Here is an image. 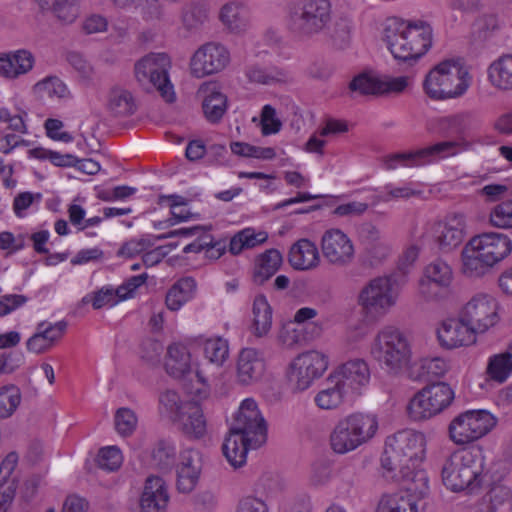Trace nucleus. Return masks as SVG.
Wrapping results in <instances>:
<instances>
[{
	"instance_id": "obj_1",
	"label": "nucleus",
	"mask_w": 512,
	"mask_h": 512,
	"mask_svg": "<svg viewBox=\"0 0 512 512\" xmlns=\"http://www.w3.org/2000/svg\"><path fill=\"white\" fill-rule=\"evenodd\" d=\"M426 454V439L423 433L402 430L387 438L381 456L384 476L399 481L403 488L420 496L429 493V478L420 469Z\"/></svg>"
},
{
	"instance_id": "obj_2",
	"label": "nucleus",
	"mask_w": 512,
	"mask_h": 512,
	"mask_svg": "<svg viewBox=\"0 0 512 512\" xmlns=\"http://www.w3.org/2000/svg\"><path fill=\"white\" fill-rule=\"evenodd\" d=\"M267 426L256 401L243 400L231 423L222 450L227 461L234 468L246 463L247 452L257 449L266 442Z\"/></svg>"
},
{
	"instance_id": "obj_3",
	"label": "nucleus",
	"mask_w": 512,
	"mask_h": 512,
	"mask_svg": "<svg viewBox=\"0 0 512 512\" xmlns=\"http://www.w3.org/2000/svg\"><path fill=\"white\" fill-rule=\"evenodd\" d=\"M385 42L394 59L412 65L432 45V27L425 21L388 20Z\"/></svg>"
},
{
	"instance_id": "obj_4",
	"label": "nucleus",
	"mask_w": 512,
	"mask_h": 512,
	"mask_svg": "<svg viewBox=\"0 0 512 512\" xmlns=\"http://www.w3.org/2000/svg\"><path fill=\"white\" fill-rule=\"evenodd\" d=\"M331 19L330 0H291L285 6L286 27L300 40L311 39L326 31Z\"/></svg>"
},
{
	"instance_id": "obj_5",
	"label": "nucleus",
	"mask_w": 512,
	"mask_h": 512,
	"mask_svg": "<svg viewBox=\"0 0 512 512\" xmlns=\"http://www.w3.org/2000/svg\"><path fill=\"white\" fill-rule=\"evenodd\" d=\"M484 456L481 450L462 449L452 453L441 470L443 484L458 492L480 486L483 480Z\"/></svg>"
},
{
	"instance_id": "obj_6",
	"label": "nucleus",
	"mask_w": 512,
	"mask_h": 512,
	"mask_svg": "<svg viewBox=\"0 0 512 512\" xmlns=\"http://www.w3.org/2000/svg\"><path fill=\"white\" fill-rule=\"evenodd\" d=\"M371 355L389 372L398 374L411 365L412 349L407 336L394 326L382 328L371 345Z\"/></svg>"
},
{
	"instance_id": "obj_7",
	"label": "nucleus",
	"mask_w": 512,
	"mask_h": 512,
	"mask_svg": "<svg viewBox=\"0 0 512 512\" xmlns=\"http://www.w3.org/2000/svg\"><path fill=\"white\" fill-rule=\"evenodd\" d=\"M378 429L376 416L354 413L340 420L330 435L332 450L346 454L368 442Z\"/></svg>"
},
{
	"instance_id": "obj_8",
	"label": "nucleus",
	"mask_w": 512,
	"mask_h": 512,
	"mask_svg": "<svg viewBox=\"0 0 512 512\" xmlns=\"http://www.w3.org/2000/svg\"><path fill=\"white\" fill-rule=\"evenodd\" d=\"M468 87V72L452 60H445L436 65L429 71L423 82L426 95L433 100L459 97Z\"/></svg>"
},
{
	"instance_id": "obj_9",
	"label": "nucleus",
	"mask_w": 512,
	"mask_h": 512,
	"mask_svg": "<svg viewBox=\"0 0 512 512\" xmlns=\"http://www.w3.org/2000/svg\"><path fill=\"white\" fill-rule=\"evenodd\" d=\"M399 295L400 287L394 275L378 276L362 287L357 302L366 316L379 318L397 304Z\"/></svg>"
},
{
	"instance_id": "obj_10",
	"label": "nucleus",
	"mask_w": 512,
	"mask_h": 512,
	"mask_svg": "<svg viewBox=\"0 0 512 512\" xmlns=\"http://www.w3.org/2000/svg\"><path fill=\"white\" fill-rule=\"evenodd\" d=\"M455 399L454 389L446 382L427 384L410 399L407 412L414 421L431 419L448 409Z\"/></svg>"
},
{
	"instance_id": "obj_11",
	"label": "nucleus",
	"mask_w": 512,
	"mask_h": 512,
	"mask_svg": "<svg viewBox=\"0 0 512 512\" xmlns=\"http://www.w3.org/2000/svg\"><path fill=\"white\" fill-rule=\"evenodd\" d=\"M171 61L166 53H150L135 63L134 73L138 83L147 91L157 90L167 102L175 100L168 71Z\"/></svg>"
},
{
	"instance_id": "obj_12",
	"label": "nucleus",
	"mask_w": 512,
	"mask_h": 512,
	"mask_svg": "<svg viewBox=\"0 0 512 512\" xmlns=\"http://www.w3.org/2000/svg\"><path fill=\"white\" fill-rule=\"evenodd\" d=\"M165 368L169 375L183 380L187 392L198 398L209 393V384L203 371L191 369V356L187 347L180 343L171 344L167 349Z\"/></svg>"
},
{
	"instance_id": "obj_13",
	"label": "nucleus",
	"mask_w": 512,
	"mask_h": 512,
	"mask_svg": "<svg viewBox=\"0 0 512 512\" xmlns=\"http://www.w3.org/2000/svg\"><path fill=\"white\" fill-rule=\"evenodd\" d=\"M494 416L486 410H468L456 416L449 424L450 439L465 445L485 436L495 426Z\"/></svg>"
},
{
	"instance_id": "obj_14",
	"label": "nucleus",
	"mask_w": 512,
	"mask_h": 512,
	"mask_svg": "<svg viewBox=\"0 0 512 512\" xmlns=\"http://www.w3.org/2000/svg\"><path fill=\"white\" fill-rule=\"evenodd\" d=\"M460 151V143L442 141L415 151L395 153L387 156L385 167L394 170L398 167H417L455 156Z\"/></svg>"
},
{
	"instance_id": "obj_15",
	"label": "nucleus",
	"mask_w": 512,
	"mask_h": 512,
	"mask_svg": "<svg viewBox=\"0 0 512 512\" xmlns=\"http://www.w3.org/2000/svg\"><path fill=\"white\" fill-rule=\"evenodd\" d=\"M328 368L327 356L311 350L299 354L290 363L287 377L294 390L305 391L320 378Z\"/></svg>"
},
{
	"instance_id": "obj_16",
	"label": "nucleus",
	"mask_w": 512,
	"mask_h": 512,
	"mask_svg": "<svg viewBox=\"0 0 512 512\" xmlns=\"http://www.w3.org/2000/svg\"><path fill=\"white\" fill-rule=\"evenodd\" d=\"M427 235L441 252L449 253L459 247L465 239V216L461 213L449 214L433 222Z\"/></svg>"
},
{
	"instance_id": "obj_17",
	"label": "nucleus",
	"mask_w": 512,
	"mask_h": 512,
	"mask_svg": "<svg viewBox=\"0 0 512 512\" xmlns=\"http://www.w3.org/2000/svg\"><path fill=\"white\" fill-rule=\"evenodd\" d=\"M461 315L475 333H484L499 321L498 302L489 294H476L464 306Z\"/></svg>"
},
{
	"instance_id": "obj_18",
	"label": "nucleus",
	"mask_w": 512,
	"mask_h": 512,
	"mask_svg": "<svg viewBox=\"0 0 512 512\" xmlns=\"http://www.w3.org/2000/svg\"><path fill=\"white\" fill-rule=\"evenodd\" d=\"M230 61L227 48L218 42L201 45L190 59L191 74L202 78L222 71Z\"/></svg>"
},
{
	"instance_id": "obj_19",
	"label": "nucleus",
	"mask_w": 512,
	"mask_h": 512,
	"mask_svg": "<svg viewBox=\"0 0 512 512\" xmlns=\"http://www.w3.org/2000/svg\"><path fill=\"white\" fill-rule=\"evenodd\" d=\"M452 280L453 271L450 265L436 259L425 267L419 280V293L426 300H438L446 295Z\"/></svg>"
},
{
	"instance_id": "obj_20",
	"label": "nucleus",
	"mask_w": 512,
	"mask_h": 512,
	"mask_svg": "<svg viewBox=\"0 0 512 512\" xmlns=\"http://www.w3.org/2000/svg\"><path fill=\"white\" fill-rule=\"evenodd\" d=\"M409 78L380 77L373 73L363 72L356 75L349 83V89L361 95L399 94L408 86Z\"/></svg>"
},
{
	"instance_id": "obj_21",
	"label": "nucleus",
	"mask_w": 512,
	"mask_h": 512,
	"mask_svg": "<svg viewBox=\"0 0 512 512\" xmlns=\"http://www.w3.org/2000/svg\"><path fill=\"white\" fill-rule=\"evenodd\" d=\"M321 251L327 262L337 267H346L355 258L352 240L337 228L324 232L321 238Z\"/></svg>"
},
{
	"instance_id": "obj_22",
	"label": "nucleus",
	"mask_w": 512,
	"mask_h": 512,
	"mask_svg": "<svg viewBox=\"0 0 512 512\" xmlns=\"http://www.w3.org/2000/svg\"><path fill=\"white\" fill-rule=\"evenodd\" d=\"M332 375L352 398L360 395L370 381V369L363 359H353L343 363Z\"/></svg>"
},
{
	"instance_id": "obj_23",
	"label": "nucleus",
	"mask_w": 512,
	"mask_h": 512,
	"mask_svg": "<svg viewBox=\"0 0 512 512\" xmlns=\"http://www.w3.org/2000/svg\"><path fill=\"white\" fill-rule=\"evenodd\" d=\"M469 242L471 247L478 250L480 255L493 266L506 258L512 251L511 239L502 233H482L473 237Z\"/></svg>"
},
{
	"instance_id": "obj_24",
	"label": "nucleus",
	"mask_w": 512,
	"mask_h": 512,
	"mask_svg": "<svg viewBox=\"0 0 512 512\" xmlns=\"http://www.w3.org/2000/svg\"><path fill=\"white\" fill-rule=\"evenodd\" d=\"M475 332L462 316L460 319H447L437 330L440 344L448 349L467 346L475 341Z\"/></svg>"
},
{
	"instance_id": "obj_25",
	"label": "nucleus",
	"mask_w": 512,
	"mask_h": 512,
	"mask_svg": "<svg viewBox=\"0 0 512 512\" xmlns=\"http://www.w3.org/2000/svg\"><path fill=\"white\" fill-rule=\"evenodd\" d=\"M265 371V361L262 354L255 348H244L240 351L236 378L241 385H252L258 382Z\"/></svg>"
},
{
	"instance_id": "obj_26",
	"label": "nucleus",
	"mask_w": 512,
	"mask_h": 512,
	"mask_svg": "<svg viewBox=\"0 0 512 512\" xmlns=\"http://www.w3.org/2000/svg\"><path fill=\"white\" fill-rule=\"evenodd\" d=\"M168 502V487L163 478L147 477L140 498L141 512H165Z\"/></svg>"
},
{
	"instance_id": "obj_27",
	"label": "nucleus",
	"mask_w": 512,
	"mask_h": 512,
	"mask_svg": "<svg viewBox=\"0 0 512 512\" xmlns=\"http://www.w3.org/2000/svg\"><path fill=\"white\" fill-rule=\"evenodd\" d=\"M219 19L231 33L240 34L249 28V9L240 1H230L221 7Z\"/></svg>"
},
{
	"instance_id": "obj_28",
	"label": "nucleus",
	"mask_w": 512,
	"mask_h": 512,
	"mask_svg": "<svg viewBox=\"0 0 512 512\" xmlns=\"http://www.w3.org/2000/svg\"><path fill=\"white\" fill-rule=\"evenodd\" d=\"M288 260L296 270H311L320 262L318 248L312 241L300 239L291 246Z\"/></svg>"
},
{
	"instance_id": "obj_29",
	"label": "nucleus",
	"mask_w": 512,
	"mask_h": 512,
	"mask_svg": "<svg viewBox=\"0 0 512 512\" xmlns=\"http://www.w3.org/2000/svg\"><path fill=\"white\" fill-rule=\"evenodd\" d=\"M176 422L180 423L182 432L191 439H200L207 432L203 411L195 402L186 403L183 414Z\"/></svg>"
},
{
	"instance_id": "obj_30",
	"label": "nucleus",
	"mask_w": 512,
	"mask_h": 512,
	"mask_svg": "<svg viewBox=\"0 0 512 512\" xmlns=\"http://www.w3.org/2000/svg\"><path fill=\"white\" fill-rule=\"evenodd\" d=\"M209 19V9L202 1H190L180 9L179 21L181 28L193 34L201 30Z\"/></svg>"
},
{
	"instance_id": "obj_31",
	"label": "nucleus",
	"mask_w": 512,
	"mask_h": 512,
	"mask_svg": "<svg viewBox=\"0 0 512 512\" xmlns=\"http://www.w3.org/2000/svg\"><path fill=\"white\" fill-rule=\"evenodd\" d=\"M351 399L352 396L330 374L326 379L325 387L316 394L314 401L320 409L330 410Z\"/></svg>"
},
{
	"instance_id": "obj_32",
	"label": "nucleus",
	"mask_w": 512,
	"mask_h": 512,
	"mask_svg": "<svg viewBox=\"0 0 512 512\" xmlns=\"http://www.w3.org/2000/svg\"><path fill=\"white\" fill-rule=\"evenodd\" d=\"M177 448L170 439L158 440L151 449L149 465L161 472H169L175 466Z\"/></svg>"
},
{
	"instance_id": "obj_33",
	"label": "nucleus",
	"mask_w": 512,
	"mask_h": 512,
	"mask_svg": "<svg viewBox=\"0 0 512 512\" xmlns=\"http://www.w3.org/2000/svg\"><path fill=\"white\" fill-rule=\"evenodd\" d=\"M425 497L403 488L398 494L382 497L376 512H418L417 502Z\"/></svg>"
},
{
	"instance_id": "obj_34",
	"label": "nucleus",
	"mask_w": 512,
	"mask_h": 512,
	"mask_svg": "<svg viewBox=\"0 0 512 512\" xmlns=\"http://www.w3.org/2000/svg\"><path fill=\"white\" fill-rule=\"evenodd\" d=\"M282 255L277 249H268L255 260L253 281L262 285L281 267Z\"/></svg>"
},
{
	"instance_id": "obj_35",
	"label": "nucleus",
	"mask_w": 512,
	"mask_h": 512,
	"mask_svg": "<svg viewBox=\"0 0 512 512\" xmlns=\"http://www.w3.org/2000/svg\"><path fill=\"white\" fill-rule=\"evenodd\" d=\"M252 333L258 338L268 334L272 326V309L264 295L255 297L252 307Z\"/></svg>"
},
{
	"instance_id": "obj_36",
	"label": "nucleus",
	"mask_w": 512,
	"mask_h": 512,
	"mask_svg": "<svg viewBox=\"0 0 512 512\" xmlns=\"http://www.w3.org/2000/svg\"><path fill=\"white\" fill-rule=\"evenodd\" d=\"M196 289V282L191 277L179 279L168 290L165 298L166 306L171 311L179 310L185 303L192 299Z\"/></svg>"
},
{
	"instance_id": "obj_37",
	"label": "nucleus",
	"mask_w": 512,
	"mask_h": 512,
	"mask_svg": "<svg viewBox=\"0 0 512 512\" xmlns=\"http://www.w3.org/2000/svg\"><path fill=\"white\" fill-rule=\"evenodd\" d=\"M512 374V348L489 357L486 367L487 378L504 383Z\"/></svg>"
},
{
	"instance_id": "obj_38",
	"label": "nucleus",
	"mask_w": 512,
	"mask_h": 512,
	"mask_svg": "<svg viewBox=\"0 0 512 512\" xmlns=\"http://www.w3.org/2000/svg\"><path fill=\"white\" fill-rule=\"evenodd\" d=\"M446 360L440 357H425L414 361L409 366V376L413 380L424 377H442L448 371Z\"/></svg>"
},
{
	"instance_id": "obj_39",
	"label": "nucleus",
	"mask_w": 512,
	"mask_h": 512,
	"mask_svg": "<svg viewBox=\"0 0 512 512\" xmlns=\"http://www.w3.org/2000/svg\"><path fill=\"white\" fill-rule=\"evenodd\" d=\"M246 77L252 83L263 85H274L285 83L289 80V74L275 66L264 67L258 64H252L246 67Z\"/></svg>"
},
{
	"instance_id": "obj_40",
	"label": "nucleus",
	"mask_w": 512,
	"mask_h": 512,
	"mask_svg": "<svg viewBox=\"0 0 512 512\" xmlns=\"http://www.w3.org/2000/svg\"><path fill=\"white\" fill-rule=\"evenodd\" d=\"M488 79L498 89L512 90V56L494 61L488 68Z\"/></svg>"
},
{
	"instance_id": "obj_41",
	"label": "nucleus",
	"mask_w": 512,
	"mask_h": 512,
	"mask_svg": "<svg viewBox=\"0 0 512 512\" xmlns=\"http://www.w3.org/2000/svg\"><path fill=\"white\" fill-rule=\"evenodd\" d=\"M462 263V271L468 277L483 276L493 267L489 261H486V258L480 255L478 250L471 247L470 242L462 251Z\"/></svg>"
},
{
	"instance_id": "obj_42",
	"label": "nucleus",
	"mask_w": 512,
	"mask_h": 512,
	"mask_svg": "<svg viewBox=\"0 0 512 512\" xmlns=\"http://www.w3.org/2000/svg\"><path fill=\"white\" fill-rule=\"evenodd\" d=\"M488 498V501H483L478 506L477 512H499L505 505H508L509 512H512V487L494 486L491 488Z\"/></svg>"
},
{
	"instance_id": "obj_43",
	"label": "nucleus",
	"mask_w": 512,
	"mask_h": 512,
	"mask_svg": "<svg viewBox=\"0 0 512 512\" xmlns=\"http://www.w3.org/2000/svg\"><path fill=\"white\" fill-rule=\"evenodd\" d=\"M203 112L211 123L218 122L227 109V97L218 90H211L203 100Z\"/></svg>"
},
{
	"instance_id": "obj_44",
	"label": "nucleus",
	"mask_w": 512,
	"mask_h": 512,
	"mask_svg": "<svg viewBox=\"0 0 512 512\" xmlns=\"http://www.w3.org/2000/svg\"><path fill=\"white\" fill-rule=\"evenodd\" d=\"M353 24L348 17L341 16L334 20L332 26L328 29L329 38L338 49L346 48L351 40Z\"/></svg>"
},
{
	"instance_id": "obj_45",
	"label": "nucleus",
	"mask_w": 512,
	"mask_h": 512,
	"mask_svg": "<svg viewBox=\"0 0 512 512\" xmlns=\"http://www.w3.org/2000/svg\"><path fill=\"white\" fill-rule=\"evenodd\" d=\"M33 89L36 94L42 97L63 99L69 96L66 84L57 76H47L38 81Z\"/></svg>"
},
{
	"instance_id": "obj_46",
	"label": "nucleus",
	"mask_w": 512,
	"mask_h": 512,
	"mask_svg": "<svg viewBox=\"0 0 512 512\" xmlns=\"http://www.w3.org/2000/svg\"><path fill=\"white\" fill-rule=\"evenodd\" d=\"M159 240L158 236L145 234L139 238H132L122 244L119 248L117 255L119 257L132 258L144 252L156 245Z\"/></svg>"
},
{
	"instance_id": "obj_47",
	"label": "nucleus",
	"mask_w": 512,
	"mask_h": 512,
	"mask_svg": "<svg viewBox=\"0 0 512 512\" xmlns=\"http://www.w3.org/2000/svg\"><path fill=\"white\" fill-rule=\"evenodd\" d=\"M108 107L115 115H130L134 112L133 97L125 89L114 88L109 94Z\"/></svg>"
},
{
	"instance_id": "obj_48",
	"label": "nucleus",
	"mask_w": 512,
	"mask_h": 512,
	"mask_svg": "<svg viewBox=\"0 0 512 512\" xmlns=\"http://www.w3.org/2000/svg\"><path fill=\"white\" fill-rule=\"evenodd\" d=\"M21 392L15 385L0 388V418L10 417L20 405Z\"/></svg>"
},
{
	"instance_id": "obj_49",
	"label": "nucleus",
	"mask_w": 512,
	"mask_h": 512,
	"mask_svg": "<svg viewBox=\"0 0 512 512\" xmlns=\"http://www.w3.org/2000/svg\"><path fill=\"white\" fill-rule=\"evenodd\" d=\"M188 402L189 401H182L175 391L167 390L160 395V411L165 413L173 421H177L183 414L184 406Z\"/></svg>"
},
{
	"instance_id": "obj_50",
	"label": "nucleus",
	"mask_w": 512,
	"mask_h": 512,
	"mask_svg": "<svg viewBox=\"0 0 512 512\" xmlns=\"http://www.w3.org/2000/svg\"><path fill=\"white\" fill-rule=\"evenodd\" d=\"M229 347L226 340L218 337L208 339L204 343V355L208 362L221 366L227 359Z\"/></svg>"
},
{
	"instance_id": "obj_51",
	"label": "nucleus",
	"mask_w": 512,
	"mask_h": 512,
	"mask_svg": "<svg viewBox=\"0 0 512 512\" xmlns=\"http://www.w3.org/2000/svg\"><path fill=\"white\" fill-rule=\"evenodd\" d=\"M132 9H139L142 20L147 23L165 20V8L160 0H140Z\"/></svg>"
},
{
	"instance_id": "obj_52",
	"label": "nucleus",
	"mask_w": 512,
	"mask_h": 512,
	"mask_svg": "<svg viewBox=\"0 0 512 512\" xmlns=\"http://www.w3.org/2000/svg\"><path fill=\"white\" fill-rule=\"evenodd\" d=\"M114 424L119 435L128 437L136 430L138 418L133 410L122 407L115 412Z\"/></svg>"
},
{
	"instance_id": "obj_53",
	"label": "nucleus",
	"mask_w": 512,
	"mask_h": 512,
	"mask_svg": "<svg viewBox=\"0 0 512 512\" xmlns=\"http://www.w3.org/2000/svg\"><path fill=\"white\" fill-rule=\"evenodd\" d=\"M489 222L496 228H512V200H506L496 204L490 211Z\"/></svg>"
},
{
	"instance_id": "obj_54",
	"label": "nucleus",
	"mask_w": 512,
	"mask_h": 512,
	"mask_svg": "<svg viewBox=\"0 0 512 512\" xmlns=\"http://www.w3.org/2000/svg\"><path fill=\"white\" fill-rule=\"evenodd\" d=\"M121 301L116 289L103 287L100 290L86 295L83 302H91L94 309H101L105 306L113 307Z\"/></svg>"
},
{
	"instance_id": "obj_55",
	"label": "nucleus",
	"mask_w": 512,
	"mask_h": 512,
	"mask_svg": "<svg viewBox=\"0 0 512 512\" xmlns=\"http://www.w3.org/2000/svg\"><path fill=\"white\" fill-rule=\"evenodd\" d=\"M472 115L469 112H463L441 119V128L447 133L461 135L471 126Z\"/></svg>"
},
{
	"instance_id": "obj_56",
	"label": "nucleus",
	"mask_w": 512,
	"mask_h": 512,
	"mask_svg": "<svg viewBox=\"0 0 512 512\" xmlns=\"http://www.w3.org/2000/svg\"><path fill=\"white\" fill-rule=\"evenodd\" d=\"M177 489L182 493H190L197 485L201 470L200 468L177 467Z\"/></svg>"
},
{
	"instance_id": "obj_57",
	"label": "nucleus",
	"mask_w": 512,
	"mask_h": 512,
	"mask_svg": "<svg viewBox=\"0 0 512 512\" xmlns=\"http://www.w3.org/2000/svg\"><path fill=\"white\" fill-rule=\"evenodd\" d=\"M79 0H54L53 12L57 18L65 23H72L78 15Z\"/></svg>"
},
{
	"instance_id": "obj_58",
	"label": "nucleus",
	"mask_w": 512,
	"mask_h": 512,
	"mask_svg": "<svg viewBox=\"0 0 512 512\" xmlns=\"http://www.w3.org/2000/svg\"><path fill=\"white\" fill-rule=\"evenodd\" d=\"M122 463L121 451L115 446L100 449L98 454V465L107 471L117 470Z\"/></svg>"
},
{
	"instance_id": "obj_59",
	"label": "nucleus",
	"mask_w": 512,
	"mask_h": 512,
	"mask_svg": "<svg viewBox=\"0 0 512 512\" xmlns=\"http://www.w3.org/2000/svg\"><path fill=\"white\" fill-rule=\"evenodd\" d=\"M38 330L47 337V341L52 347L64 336L68 323L65 320H60L55 323L42 321L36 326Z\"/></svg>"
},
{
	"instance_id": "obj_60",
	"label": "nucleus",
	"mask_w": 512,
	"mask_h": 512,
	"mask_svg": "<svg viewBox=\"0 0 512 512\" xmlns=\"http://www.w3.org/2000/svg\"><path fill=\"white\" fill-rule=\"evenodd\" d=\"M499 27L495 15H482L473 24V34L481 40H485Z\"/></svg>"
},
{
	"instance_id": "obj_61",
	"label": "nucleus",
	"mask_w": 512,
	"mask_h": 512,
	"mask_svg": "<svg viewBox=\"0 0 512 512\" xmlns=\"http://www.w3.org/2000/svg\"><path fill=\"white\" fill-rule=\"evenodd\" d=\"M281 122L276 118V111L271 105H265L261 112V126L264 135L277 133L281 128Z\"/></svg>"
},
{
	"instance_id": "obj_62",
	"label": "nucleus",
	"mask_w": 512,
	"mask_h": 512,
	"mask_svg": "<svg viewBox=\"0 0 512 512\" xmlns=\"http://www.w3.org/2000/svg\"><path fill=\"white\" fill-rule=\"evenodd\" d=\"M24 363V355L19 351L0 354V374H11Z\"/></svg>"
},
{
	"instance_id": "obj_63",
	"label": "nucleus",
	"mask_w": 512,
	"mask_h": 512,
	"mask_svg": "<svg viewBox=\"0 0 512 512\" xmlns=\"http://www.w3.org/2000/svg\"><path fill=\"white\" fill-rule=\"evenodd\" d=\"M147 277L148 275L146 273H142L140 275L128 278L123 284H121L116 289L121 301L132 297L136 289L146 282Z\"/></svg>"
},
{
	"instance_id": "obj_64",
	"label": "nucleus",
	"mask_w": 512,
	"mask_h": 512,
	"mask_svg": "<svg viewBox=\"0 0 512 512\" xmlns=\"http://www.w3.org/2000/svg\"><path fill=\"white\" fill-rule=\"evenodd\" d=\"M236 512H269V509L261 498L247 496L239 501Z\"/></svg>"
}]
</instances>
